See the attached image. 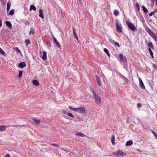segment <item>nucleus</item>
Wrapping results in <instances>:
<instances>
[{
  "label": "nucleus",
  "instance_id": "f257e3e1",
  "mask_svg": "<svg viewBox=\"0 0 157 157\" xmlns=\"http://www.w3.org/2000/svg\"><path fill=\"white\" fill-rule=\"evenodd\" d=\"M91 92L93 94L94 98V100L95 102L97 105L100 104L101 101V98L99 96L97 95L94 90H91Z\"/></svg>",
  "mask_w": 157,
  "mask_h": 157
},
{
  "label": "nucleus",
  "instance_id": "f03ea898",
  "mask_svg": "<svg viewBox=\"0 0 157 157\" xmlns=\"http://www.w3.org/2000/svg\"><path fill=\"white\" fill-rule=\"evenodd\" d=\"M69 109L78 112L79 113H84L85 111V109L84 107H80L79 108H73L71 106H69Z\"/></svg>",
  "mask_w": 157,
  "mask_h": 157
},
{
  "label": "nucleus",
  "instance_id": "7ed1b4c3",
  "mask_svg": "<svg viewBox=\"0 0 157 157\" xmlns=\"http://www.w3.org/2000/svg\"><path fill=\"white\" fill-rule=\"evenodd\" d=\"M116 30L117 32L120 33L122 31L121 25L119 23L117 19L116 20Z\"/></svg>",
  "mask_w": 157,
  "mask_h": 157
},
{
  "label": "nucleus",
  "instance_id": "20e7f679",
  "mask_svg": "<svg viewBox=\"0 0 157 157\" xmlns=\"http://www.w3.org/2000/svg\"><path fill=\"white\" fill-rule=\"evenodd\" d=\"M125 22L127 25L128 27L131 30L133 31H135L137 30L136 28L133 24L127 21H126Z\"/></svg>",
  "mask_w": 157,
  "mask_h": 157
},
{
  "label": "nucleus",
  "instance_id": "39448f33",
  "mask_svg": "<svg viewBox=\"0 0 157 157\" xmlns=\"http://www.w3.org/2000/svg\"><path fill=\"white\" fill-rule=\"evenodd\" d=\"M118 157H123L126 155L125 153L123 152L122 151L119 150L118 151Z\"/></svg>",
  "mask_w": 157,
  "mask_h": 157
},
{
  "label": "nucleus",
  "instance_id": "423d86ee",
  "mask_svg": "<svg viewBox=\"0 0 157 157\" xmlns=\"http://www.w3.org/2000/svg\"><path fill=\"white\" fill-rule=\"evenodd\" d=\"M119 57L121 61L124 63L127 62V60L126 58L125 57H124L122 54H120L119 56Z\"/></svg>",
  "mask_w": 157,
  "mask_h": 157
},
{
  "label": "nucleus",
  "instance_id": "0eeeda50",
  "mask_svg": "<svg viewBox=\"0 0 157 157\" xmlns=\"http://www.w3.org/2000/svg\"><path fill=\"white\" fill-rule=\"evenodd\" d=\"M96 79L97 81L98 85L99 86H101V84L100 76L98 75H96Z\"/></svg>",
  "mask_w": 157,
  "mask_h": 157
},
{
  "label": "nucleus",
  "instance_id": "6e6552de",
  "mask_svg": "<svg viewBox=\"0 0 157 157\" xmlns=\"http://www.w3.org/2000/svg\"><path fill=\"white\" fill-rule=\"evenodd\" d=\"M139 80L140 82V87L142 89H145V87L142 80L140 78H139Z\"/></svg>",
  "mask_w": 157,
  "mask_h": 157
},
{
  "label": "nucleus",
  "instance_id": "1a4fd4ad",
  "mask_svg": "<svg viewBox=\"0 0 157 157\" xmlns=\"http://www.w3.org/2000/svg\"><path fill=\"white\" fill-rule=\"evenodd\" d=\"M53 40L54 43L56 45L57 47L60 48L61 46L60 44L54 37H53Z\"/></svg>",
  "mask_w": 157,
  "mask_h": 157
},
{
  "label": "nucleus",
  "instance_id": "9d476101",
  "mask_svg": "<svg viewBox=\"0 0 157 157\" xmlns=\"http://www.w3.org/2000/svg\"><path fill=\"white\" fill-rule=\"evenodd\" d=\"M32 119L34 121L35 123L37 125H39L40 123V120L36 118H32Z\"/></svg>",
  "mask_w": 157,
  "mask_h": 157
},
{
  "label": "nucleus",
  "instance_id": "9b49d317",
  "mask_svg": "<svg viewBox=\"0 0 157 157\" xmlns=\"http://www.w3.org/2000/svg\"><path fill=\"white\" fill-rule=\"evenodd\" d=\"M42 58V59L44 60H47V56L46 55V52L44 51L43 52Z\"/></svg>",
  "mask_w": 157,
  "mask_h": 157
},
{
  "label": "nucleus",
  "instance_id": "f8f14e48",
  "mask_svg": "<svg viewBox=\"0 0 157 157\" xmlns=\"http://www.w3.org/2000/svg\"><path fill=\"white\" fill-rule=\"evenodd\" d=\"M39 16L42 18H44V16L43 14V12L42 9H40L39 10Z\"/></svg>",
  "mask_w": 157,
  "mask_h": 157
},
{
  "label": "nucleus",
  "instance_id": "ddd939ff",
  "mask_svg": "<svg viewBox=\"0 0 157 157\" xmlns=\"http://www.w3.org/2000/svg\"><path fill=\"white\" fill-rule=\"evenodd\" d=\"M19 65L20 67L22 68L26 66V64L25 62H21L19 63Z\"/></svg>",
  "mask_w": 157,
  "mask_h": 157
},
{
  "label": "nucleus",
  "instance_id": "4468645a",
  "mask_svg": "<svg viewBox=\"0 0 157 157\" xmlns=\"http://www.w3.org/2000/svg\"><path fill=\"white\" fill-rule=\"evenodd\" d=\"M6 25L8 27V28L10 29H11L12 28V26L11 24L8 21H6Z\"/></svg>",
  "mask_w": 157,
  "mask_h": 157
},
{
  "label": "nucleus",
  "instance_id": "2eb2a0df",
  "mask_svg": "<svg viewBox=\"0 0 157 157\" xmlns=\"http://www.w3.org/2000/svg\"><path fill=\"white\" fill-rule=\"evenodd\" d=\"M13 127H15L16 128H21L22 127H27V125L23 124L22 125H12Z\"/></svg>",
  "mask_w": 157,
  "mask_h": 157
},
{
  "label": "nucleus",
  "instance_id": "dca6fc26",
  "mask_svg": "<svg viewBox=\"0 0 157 157\" xmlns=\"http://www.w3.org/2000/svg\"><path fill=\"white\" fill-rule=\"evenodd\" d=\"M35 31L34 28L33 27H32L30 28V30L29 32V35L32 34L33 35H34V34Z\"/></svg>",
  "mask_w": 157,
  "mask_h": 157
},
{
  "label": "nucleus",
  "instance_id": "f3484780",
  "mask_svg": "<svg viewBox=\"0 0 157 157\" xmlns=\"http://www.w3.org/2000/svg\"><path fill=\"white\" fill-rule=\"evenodd\" d=\"M73 29V33L74 34V36L75 37L76 39L78 40V38L77 37V36L76 35V31L75 29V28L73 27L72 28Z\"/></svg>",
  "mask_w": 157,
  "mask_h": 157
},
{
  "label": "nucleus",
  "instance_id": "a211bd4d",
  "mask_svg": "<svg viewBox=\"0 0 157 157\" xmlns=\"http://www.w3.org/2000/svg\"><path fill=\"white\" fill-rule=\"evenodd\" d=\"M133 144V142L132 140H130L127 142L126 143V146H129Z\"/></svg>",
  "mask_w": 157,
  "mask_h": 157
},
{
  "label": "nucleus",
  "instance_id": "6ab92c4d",
  "mask_svg": "<svg viewBox=\"0 0 157 157\" xmlns=\"http://www.w3.org/2000/svg\"><path fill=\"white\" fill-rule=\"evenodd\" d=\"M33 83L35 86H38L39 84V82L36 80H34L33 81Z\"/></svg>",
  "mask_w": 157,
  "mask_h": 157
},
{
  "label": "nucleus",
  "instance_id": "aec40b11",
  "mask_svg": "<svg viewBox=\"0 0 157 157\" xmlns=\"http://www.w3.org/2000/svg\"><path fill=\"white\" fill-rule=\"evenodd\" d=\"M11 3L10 2H8L7 3L6 10L7 11H8L10 9Z\"/></svg>",
  "mask_w": 157,
  "mask_h": 157
},
{
  "label": "nucleus",
  "instance_id": "412c9836",
  "mask_svg": "<svg viewBox=\"0 0 157 157\" xmlns=\"http://www.w3.org/2000/svg\"><path fill=\"white\" fill-rule=\"evenodd\" d=\"M75 135L78 136H79L82 137H84L86 136V135H85L80 132L76 133L75 134Z\"/></svg>",
  "mask_w": 157,
  "mask_h": 157
},
{
  "label": "nucleus",
  "instance_id": "4be33fe9",
  "mask_svg": "<svg viewBox=\"0 0 157 157\" xmlns=\"http://www.w3.org/2000/svg\"><path fill=\"white\" fill-rule=\"evenodd\" d=\"M36 7L34 5H32L30 6L29 9L30 11H31L32 10L36 11Z\"/></svg>",
  "mask_w": 157,
  "mask_h": 157
},
{
  "label": "nucleus",
  "instance_id": "5701e85b",
  "mask_svg": "<svg viewBox=\"0 0 157 157\" xmlns=\"http://www.w3.org/2000/svg\"><path fill=\"white\" fill-rule=\"evenodd\" d=\"M115 137L113 135H112L111 138V142L112 145H114L115 144Z\"/></svg>",
  "mask_w": 157,
  "mask_h": 157
},
{
  "label": "nucleus",
  "instance_id": "b1692460",
  "mask_svg": "<svg viewBox=\"0 0 157 157\" xmlns=\"http://www.w3.org/2000/svg\"><path fill=\"white\" fill-rule=\"evenodd\" d=\"M147 45L149 48H151L152 49H154V46L151 42H150L148 43Z\"/></svg>",
  "mask_w": 157,
  "mask_h": 157
},
{
  "label": "nucleus",
  "instance_id": "393cba45",
  "mask_svg": "<svg viewBox=\"0 0 157 157\" xmlns=\"http://www.w3.org/2000/svg\"><path fill=\"white\" fill-rule=\"evenodd\" d=\"M104 51L107 54V55L109 57H110V55L109 52L107 49L106 48H105L104 49Z\"/></svg>",
  "mask_w": 157,
  "mask_h": 157
},
{
  "label": "nucleus",
  "instance_id": "a878e982",
  "mask_svg": "<svg viewBox=\"0 0 157 157\" xmlns=\"http://www.w3.org/2000/svg\"><path fill=\"white\" fill-rule=\"evenodd\" d=\"M25 44L26 46H27L28 45V44H30L31 42L29 40L26 39V40H25Z\"/></svg>",
  "mask_w": 157,
  "mask_h": 157
},
{
  "label": "nucleus",
  "instance_id": "bb28decb",
  "mask_svg": "<svg viewBox=\"0 0 157 157\" xmlns=\"http://www.w3.org/2000/svg\"><path fill=\"white\" fill-rule=\"evenodd\" d=\"M148 50L149 52L150 55H151V57L152 58H154L153 54V53L152 52V51L151 48H149Z\"/></svg>",
  "mask_w": 157,
  "mask_h": 157
},
{
  "label": "nucleus",
  "instance_id": "cd10ccee",
  "mask_svg": "<svg viewBox=\"0 0 157 157\" xmlns=\"http://www.w3.org/2000/svg\"><path fill=\"white\" fill-rule=\"evenodd\" d=\"M142 8L143 10L145 13H146L148 12V10L144 6H142Z\"/></svg>",
  "mask_w": 157,
  "mask_h": 157
},
{
  "label": "nucleus",
  "instance_id": "c85d7f7f",
  "mask_svg": "<svg viewBox=\"0 0 157 157\" xmlns=\"http://www.w3.org/2000/svg\"><path fill=\"white\" fill-rule=\"evenodd\" d=\"M145 30L149 34L152 31L148 27H146Z\"/></svg>",
  "mask_w": 157,
  "mask_h": 157
},
{
  "label": "nucleus",
  "instance_id": "c756f323",
  "mask_svg": "<svg viewBox=\"0 0 157 157\" xmlns=\"http://www.w3.org/2000/svg\"><path fill=\"white\" fill-rule=\"evenodd\" d=\"M116 16H117L119 14V12L117 10H115L113 13Z\"/></svg>",
  "mask_w": 157,
  "mask_h": 157
},
{
  "label": "nucleus",
  "instance_id": "7c9ffc66",
  "mask_svg": "<svg viewBox=\"0 0 157 157\" xmlns=\"http://www.w3.org/2000/svg\"><path fill=\"white\" fill-rule=\"evenodd\" d=\"M149 34L151 36V37L153 38H154L156 36L155 33H153V31L151 32Z\"/></svg>",
  "mask_w": 157,
  "mask_h": 157
},
{
  "label": "nucleus",
  "instance_id": "2f4dec72",
  "mask_svg": "<svg viewBox=\"0 0 157 157\" xmlns=\"http://www.w3.org/2000/svg\"><path fill=\"white\" fill-rule=\"evenodd\" d=\"M0 54H1L3 56H4L6 54L5 52L1 48H0Z\"/></svg>",
  "mask_w": 157,
  "mask_h": 157
},
{
  "label": "nucleus",
  "instance_id": "473e14b6",
  "mask_svg": "<svg viewBox=\"0 0 157 157\" xmlns=\"http://www.w3.org/2000/svg\"><path fill=\"white\" fill-rule=\"evenodd\" d=\"M6 128V127L5 126H0V131H3L5 130Z\"/></svg>",
  "mask_w": 157,
  "mask_h": 157
},
{
  "label": "nucleus",
  "instance_id": "72a5a7b5",
  "mask_svg": "<svg viewBox=\"0 0 157 157\" xmlns=\"http://www.w3.org/2000/svg\"><path fill=\"white\" fill-rule=\"evenodd\" d=\"M67 115H68V116H69V117H72V118H74V116L71 113H67Z\"/></svg>",
  "mask_w": 157,
  "mask_h": 157
},
{
  "label": "nucleus",
  "instance_id": "f704fd0d",
  "mask_svg": "<svg viewBox=\"0 0 157 157\" xmlns=\"http://www.w3.org/2000/svg\"><path fill=\"white\" fill-rule=\"evenodd\" d=\"M9 14L10 15H13L14 14V10H11L9 12Z\"/></svg>",
  "mask_w": 157,
  "mask_h": 157
},
{
  "label": "nucleus",
  "instance_id": "c9c22d12",
  "mask_svg": "<svg viewBox=\"0 0 157 157\" xmlns=\"http://www.w3.org/2000/svg\"><path fill=\"white\" fill-rule=\"evenodd\" d=\"M136 6L137 8V10H140V6L139 3L137 2H136Z\"/></svg>",
  "mask_w": 157,
  "mask_h": 157
},
{
  "label": "nucleus",
  "instance_id": "e433bc0d",
  "mask_svg": "<svg viewBox=\"0 0 157 157\" xmlns=\"http://www.w3.org/2000/svg\"><path fill=\"white\" fill-rule=\"evenodd\" d=\"M23 73V72L21 71H19V77L20 78H21L22 77V75Z\"/></svg>",
  "mask_w": 157,
  "mask_h": 157
},
{
  "label": "nucleus",
  "instance_id": "4c0bfd02",
  "mask_svg": "<svg viewBox=\"0 0 157 157\" xmlns=\"http://www.w3.org/2000/svg\"><path fill=\"white\" fill-rule=\"evenodd\" d=\"M113 154L114 155L118 157V156L119 155H118V151L117 152H116V151H114L113 153Z\"/></svg>",
  "mask_w": 157,
  "mask_h": 157
},
{
  "label": "nucleus",
  "instance_id": "58836bf2",
  "mask_svg": "<svg viewBox=\"0 0 157 157\" xmlns=\"http://www.w3.org/2000/svg\"><path fill=\"white\" fill-rule=\"evenodd\" d=\"M15 50L17 51V52L20 53H21V52L20 51V50H19V49L18 48L16 47L15 48Z\"/></svg>",
  "mask_w": 157,
  "mask_h": 157
},
{
  "label": "nucleus",
  "instance_id": "ea45409f",
  "mask_svg": "<svg viewBox=\"0 0 157 157\" xmlns=\"http://www.w3.org/2000/svg\"><path fill=\"white\" fill-rule=\"evenodd\" d=\"M51 144L54 146L59 147V146L55 144Z\"/></svg>",
  "mask_w": 157,
  "mask_h": 157
},
{
  "label": "nucleus",
  "instance_id": "a19ab883",
  "mask_svg": "<svg viewBox=\"0 0 157 157\" xmlns=\"http://www.w3.org/2000/svg\"><path fill=\"white\" fill-rule=\"evenodd\" d=\"M115 45L117 46L118 47H119V48L120 47L119 44L118 42H115Z\"/></svg>",
  "mask_w": 157,
  "mask_h": 157
},
{
  "label": "nucleus",
  "instance_id": "79ce46f5",
  "mask_svg": "<svg viewBox=\"0 0 157 157\" xmlns=\"http://www.w3.org/2000/svg\"><path fill=\"white\" fill-rule=\"evenodd\" d=\"M25 25H29L30 24V22L29 21H27L25 22Z\"/></svg>",
  "mask_w": 157,
  "mask_h": 157
},
{
  "label": "nucleus",
  "instance_id": "37998d69",
  "mask_svg": "<svg viewBox=\"0 0 157 157\" xmlns=\"http://www.w3.org/2000/svg\"><path fill=\"white\" fill-rule=\"evenodd\" d=\"M152 67L153 68H154L155 69H156L157 68V66L155 64H153Z\"/></svg>",
  "mask_w": 157,
  "mask_h": 157
},
{
  "label": "nucleus",
  "instance_id": "c03bdc74",
  "mask_svg": "<svg viewBox=\"0 0 157 157\" xmlns=\"http://www.w3.org/2000/svg\"><path fill=\"white\" fill-rule=\"evenodd\" d=\"M155 13V12H151L149 14V15L150 16H152V15H153V14Z\"/></svg>",
  "mask_w": 157,
  "mask_h": 157
},
{
  "label": "nucleus",
  "instance_id": "a18cd8bd",
  "mask_svg": "<svg viewBox=\"0 0 157 157\" xmlns=\"http://www.w3.org/2000/svg\"><path fill=\"white\" fill-rule=\"evenodd\" d=\"M137 106L138 108H140L141 106V105L140 103H138L137 104Z\"/></svg>",
  "mask_w": 157,
  "mask_h": 157
},
{
  "label": "nucleus",
  "instance_id": "49530a36",
  "mask_svg": "<svg viewBox=\"0 0 157 157\" xmlns=\"http://www.w3.org/2000/svg\"><path fill=\"white\" fill-rule=\"evenodd\" d=\"M63 114L67 113V112L66 111L64 110L63 112Z\"/></svg>",
  "mask_w": 157,
  "mask_h": 157
},
{
  "label": "nucleus",
  "instance_id": "de8ad7c7",
  "mask_svg": "<svg viewBox=\"0 0 157 157\" xmlns=\"http://www.w3.org/2000/svg\"><path fill=\"white\" fill-rule=\"evenodd\" d=\"M153 134L155 137L157 139V134L156 133H153Z\"/></svg>",
  "mask_w": 157,
  "mask_h": 157
},
{
  "label": "nucleus",
  "instance_id": "09e8293b",
  "mask_svg": "<svg viewBox=\"0 0 157 157\" xmlns=\"http://www.w3.org/2000/svg\"><path fill=\"white\" fill-rule=\"evenodd\" d=\"M151 4L153 5L154 3V0H151Z\"/></svg>",
  "mask_w": 157,
  "mask_h": 157
},
{
  "label": "nucleus",
  "instance_id": "8fccbe9b",
  "mask_svg": "<svg viewBox=\"0 0 157 157\" xmlns=\"http://www.w3.org/2000/svg\"><path fill=\"white\" fill-rule=\"evenodd\" d=\"M47 44L48 47H50L51 46L50 43H47Z\"/></svg>",
  "mask_w": 157,
  "mask_h": 157
},
{
  "label": "nucleus",
  "instance_id": "3c124183",
  "mask_svg": "<svg viewBox=\"0 0 157 157\" xmlns=\"http://www.w3.org/2000/svg\"><path fill=\"white\" fill-rule=\"evenodd\" d=\"M2 26V20H0V27Z\"/></svg>",
  "mask_w": 157,
  "mask_h": 157
},
{
  "label": "nucleus",
  "instance_id": "603ef678",
  "mask_svg": "<svg viewBox=\"0 0 157 157\" xmlns=\"http://www.w3.org/2000/svg\"><path fill=\"white\" fill-rule=\"evenodd\" d=\"M154 39L157 42V37L156 36L154 38Z\"/></svg>",
  "mask_w": 157,
  "mask_h": 157
},
{
  "label": "nucleus",
  "instance_id": "864d4df0",
  "mask_svg": "<svg viewBox=\"0 0 157 157\" xmlns=\"http://www.w3.org/2000/svg\"><path fill=\"white\" fill-rule=\"evenodd\" d=\"M5 157H10V156L9 155H5Z\"/></svg>",
  "mask_w": 157,
  "mask_h": 157
},
{
  "label": "nucleus",
  "instance_id": "5fc2aeb1",
  "mask_svg": "<svg viewBox=\"0 0 157 157\" xmlns=\"http://www.w3.org/2000/svg\"><path fill=\"white\" fill-rule=\"evenodd\" d=\"M61 149L64 151H66V150L63 148H61Z\"/></svg>",
  "mask_w": 157,
  "mask_h": 157
},
{
  "label": "nucleus",
  "instance_id": "6e6d98bb",
  "mask_svg": "<svg viewBox=\"0 0 157 157\" xmlns=\"http://www.w3.org/2000/svg\"><path fill=\"white\" fill-rule=\"evenodd\" d=\"M155 1L156 2V4L157 6V0H155Z\"/></svg>",
  "mask_w": 157,
  "mask_h": 157
},
{
  "label": "nucleus",
  "instance_id": "4d7b16f0",
  "mask_svg": "<svg viewBox=\"0 0 157 157\" xmlns=\"http://www.w3.org/2000/svg\"><path fill=\"white\" fill-rule=\"evenodd\" d=\"M157 11V10L155 9L154 11H153V12H155V13Z\"/></svg>",
  "mask_w": 157,
  "mask_h": 157
},
{
  "label": "nucleus",
  "instance_id": "13d9d810",
  "mask_svg": "<svg viewBox=\"0 0 157 157\" xmlns=\"http://www.w3.org/2000/svg\"><path fill=\"white\" fill-rule=\"evenodd\" d=\"M126 80L127 81H128V78H126Z\"/></svg>",
  "mask_w": 157,
  "mask_h": 157
},
{
  "label": "nucleus",
  "instance_id": "bf43d9fd",
  "mask_svg": "<svg viewBox=\"0 0 157 157\" xmlns=\"http://www.w3.org/2000/svg\"><path fill=\"white\" fill-rule=\"evenodd\" d=\"M13 151L14 152H15V151Z\"/></svg>",
  "mask_w": 157,
  "mask_h": 157
},
{
  "label": "nucleus",
  "instance_id": "052dcab7",
  "mask_svg": "<svg viewBox=\"0 0 157 157\" xmlns=\"http://www.w3.org/2000/svg\"><path fill=\"white\" fill-rule=\"evenodd\" d=\"M151 21V20H150V21Z\"/></svg>",
  "mask_w": 157,
  "mask_h": 157
},
{
  "label": "nucleus",
  "instance_id": "680f3d73",
  "mask_svg": "<svg viewBox=\"0 0 157 157\" xmlns=\"http://www.w3.org/2000/svg\"><path fill=\"white\" fill-rule=\"evenodd\" d=\"M151 21V20H150V21Z\"/></svg>",
  "mask_w": 157,
  "mask_h": 157
},
{
  "label": "nucleus",
  "instance_id": "e2e57ef3",
  "mask_svg": "<svg viewBox=\"0 0 157 157\" xmlns=\"http://www.w3.org/2000/svg\"><path fill=\"white\" fill-rule=\"evenodd\" d=\"M151 21V20H150V21Z\"/></svg>",
  "mask_w": 157,
  "mask_h": 157
}]
</instances>
